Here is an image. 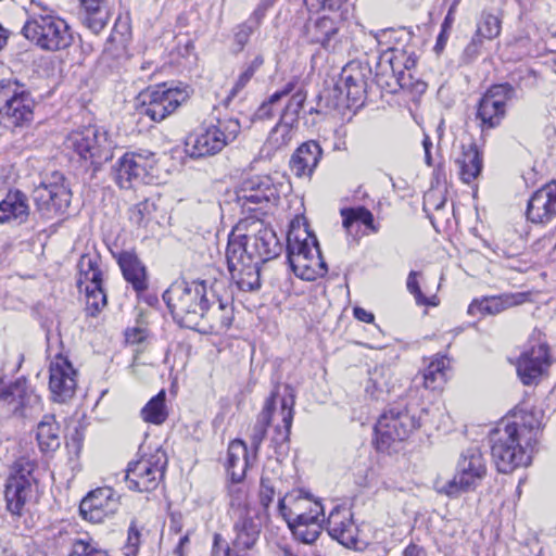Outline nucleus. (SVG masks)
Here are the masks:
<instances>
[{
	"instance_id": "f257e3e1",
	"label": "nucleus",
	"mask_w": 556,
	"mask_h": 556,
	"mask_svg": "<svg viewBox=\"0 0 556 556\" xmlns=\"http://www.w3.org/2000/svg\"><path fill=\"white\" fill-rule=\"evenodd\" d=\"M541 427L533 414H525L521 422L498 424L489 434L491 455L500 472L509 473L531 463V452Z\"/></svg>"
},
{
	"instance_id": "f03ea898",
	"label": "nucleus",
	"mask_w": 556,
	"mask_h": 556,
	"mask_svg": "<svg viewBox=\"0 0 556 556\" xmlns=\"http://www.w3.org/2000/svg\"><path fill=\"white\" fill-rule=\"evenodd\" d=\"M280 404V416L281 424H275L274 434L270 442L276 451H282L288 447L290 430L294 415L295 395L294 390L290 384L283 386V392H280V387L271 392L267 399L264 408L258 415V418L251 432V447L253 450V459L261 447V444L265 438L266 429L271 422V418L275 417L276 405Z\"/></svg>"
},
{
	"instance_id": "7ed1b4c3",
	"label": "nucleus",
	"mask_w": 556,
	"mask_h": 556,
	"mask_svg": "<svg viewBox=\"0 0 556 556\" xmlns=\"http://www.w3.org/2000/svg\"><path fill=\"white\" fill-rule=\"evenodd\" d=\"M287 257L292 271L303 280L314 281L327 274V265L321 257L316 236L300 220L290 225Z\"/></svg>"
},
{
	"instance_id": "20e7f679",
	"label": "nucleus",
	"mask_w": 556,
	"mask_h": 556,
	"mask_svg": "<svg viewBox=\"0 0 556 556\" xmlns=\"http://www.w3.org/2000/svg\"><path fill=\"white\" fill-rule=\"evenodd\" d=\"M210 290L204 281H175L164 292L163 300L177 324L194 329L201 320Z\"/></svg>"
},
{
	"instance_id": "39448f33",
	"label": "nucleus",
	"mask_w": 556,
	"mask_h": 556,
	"mask_svg": "<svg viewBox=\"0 0 556 556\" xmlns=\"http://www.w3.org/2000/svg\"><path fill=\"white\" fill-rule=\"evenodd\" d=\"M424 408L396 404L383 412L375 426L376 445L387 452L394 443L408 439L421 426Z\"/></svg>"
},
{
	"instance_id": "423d86ee",
	"label": "nucleus",
	"mask_w": 556,
	"mask_h": 556,
	"mask_svg": "<svg viewBox=\"0 0 556 556\" xmlns=\"http://www.w3.org/2000/svg\"><path fill=\"white\" fill-rule=\"evenodd\" d=\"M35 100L17 79H0V126L14 131L34 118Z\"/></svg>"
},
{
	"instance_id": "0eeeda50",
	"label": "nucleus",
	"mask_w": 556,
	"mask_h": 556,
	"mask_svg": "<svg viewBox=\"0 0 556 556\" xmlns=\"http://www.w3.org/2000/svg\"><path fill=\"white\" fill-rule=\"evenodd\" d=\"M241 125L236 118L218 119L216 124L202 125L186 141L188 154L193 159L219 153L240 134Z\"/></svg>"
},
{
	"instance_id": "6e6552de",
	"label": "nucleus",
	"mask_w": 556,
	"mask_h": 556,
	"mask_svg": "<svg viewBox=\"0 0 556 556\" xmlns=\"http://www.w3.org/2000/svg\"><path fill=\"white\" fill-rule=\"evenodd\" d=\"M23 36L42 50L59 51L72 45L66 22L52 14H31L22 28Z\"/></svg>"
},
{
	"instance_id": "1a4fd4ad",
	"label": "nucleus",
	"mask_w": 556,
	"mask_h": 556,
	"mask_svg": "<svg viewBox=\"0 0 556 556\" xmlns=\"http://www.w3.org/2000/svg\"><path fill=\"white\" fill-rule=\"evenodd\" d=\"M486 462L479 446H469L462 452L454 477L441 486L440 493L457 497L462 493L476 490L486 476Z\"/></svg>"
},
{
	"instance_id": "9d476101",
	"label": "nucleus",
	"mask_w": 556,
	"mask_h": 556,
	"mask_svg": "<svg viewBox=\"0 0 556 556\" xmlns=\"http://www.w3.org/2000/svg\"><path fill=\"white\" fill-rule=\"evenodd\" d=\"M243 224L240 223L236 230L229 236L228 244L237 242L244 249V254L258 263H265L281 252V245L276 233L264 226L260 219L250 224V229L241 233Z\"/></svg>"
},
{
	"instance_id": "9b49d317",
	"label": "nucleus",
	"mask_w": 556,
	"mask_h": 556,
	"mask_svg": "<svg viewBox=\"0 0 556 556\" xmlns=\"http://www.w3.org/2000/svg\"><path fill=\"white\" fill-rule=\"evenodd\" d=\"M156 164L154 153L148 150L130 151L121 156L112 167L115 182L124 189L149 184Z\"/></svg>"
},
{
	"instance_id": "f8f14e48",
	"label": "nucleus",
	"mask_w": 556,
	"mask_h": 556,
	"mask_svg": "<svg viewBox=\"0 0 556 556\" xmlns=\"http://www.w3.org/2000/svg\"><path fill=\"white\" fill-rule=\"evenodd\" d=\"M188 97L186 88L168 87L166 84L159 85L140 93L141 104L138 112L153 122H161L175 112Z\"/></svg>"
},
{
	"instance_id": "ddd939ff",
	"label": "nucleus",
	"mask_w": 556,
	"mask_h": 556,
	"mask_svg": "<svg viewBox=\"0 0 556 556\" xmlns=\"http://www.w3.org/2000/svg\"><path fill=\"white\" fill-rule=\"evenodd\" d=\"M370 70L361 63L351 62L343 67L340 83L332 89V106L337 110L359 106L366 93L367 78Z\"/></svg>"
},
{
	"instance_id": "4468645a",
	"label": "nucleus",
	"mask_w": 556,
	"mask_h": 556,
	"mask_svg": "<svg viewBox=\"0 0 556 556\" xmlns=\"http://www.w3.org/2000/svg\"><path fill=\"white\" fill-rule=\"evenodd\" d=\"M35 467V462L25 457L18 458L12 467L4 496L7 508L13 515H22L25 504L31 497L36 481L33 476Z\"/></svg>"
},
{
	"instance_id": "2eb2a0df",
	"label": "nucleus",
	"mask_w": 556,
	"mask_h": 556,
	"mask_svg": "<svg viewBox=\"0 0 556 556\" xmlns=\"http://www.w3.org/2000/svg\"><path fill=\"white\" fill-rule=\"evenodd\" d=\"M67 149L75 151L81 159L101 163L112 157V142L108 132L96 125H89L72 131L66 140Z\"/></svg>"
},
{
	"instance_id": "dca6fc26",
	"label": "nucleus",
	"mask_w": 556,
	"mask_h": 556,
	"mask_svg": "<svg viewBox=\"0 0 556 556\" xmlns=\"http://www.w3.org/2000/svg\"><path fill=\"white\" fill-rule=\"evenodd\" d=\"M166 465V454L162 450L129 463L125 475L128 488L138 492L155 490L164 476Z\"/></svg>"
},
{
	"instance_id": "f3484780",
	"label": "nucleus",
	"mask_w": 556,
	"mask_h": 556,
	"mask_svg": "<svg viewBox=\"0 0 556 556\" xmlns=\"http://www.w3.org/2000/svg\"><path fill=\"white\" fill-rule=\"evenodd\" d=\"M515 97L516 90L508 83L493 85L485 91L477 109L482 131L500 126L506 115L507 103Z\"/></svg>"
},
{
	"instance_id": "a211bd4d",
	"label": "nucleus",
	"mask_w": 556,
	"mask_h": 556,
	"mask_svg": "<svg viewBox=\"0 0 556 556\" xmlns=\"http://www.w3.org/2000/svg\"><path fill=\"white\" fill-rule=\"evenodd\" d=\"M278 199L277 188L268 176H253L243 180L236 191V202L242 213L263 210Z\"/></svg>"
},
{
	"instance_id": "6ab92c4d",
	"label": "nucleus",
	"mask_w": 556,
	"mask_h": 556,
	"mask_svg": "<svg viewBox=\"0 0 556 556\" xmlns=\"http://www.w3.org/2000/svg\"><path fill=\"white\" fill-rule=\"evenodd\" d=\"M226 261L231 279L242 291H254L261 287L260 265L244 254V249L237 242L227 244Z\"/></svg>"
},
{
	"instance_id": "aec40b11",
	"label": "nucleus",
	"mask_w": 556,
	"mask_h": 556,
	"mask_svg": "<svg viewBox=\"0 0 556 556\" xmlns=\"http://www.w3.org/2000/svg\"><path fill=\"white\" fill-rule=\"evenodd\" d=\"M34 201L37 208L42 214L50 216L60 212H64L71 203V191L64 185V177L54 173L51 181L41 182L33 192Z\"/></svg>"
},
{
	"instance_id": "412c9836",
	"label": "nucleus",
	"mask_w": 556,
	"mask_h": 556,
	"mask_svg": "<svg viewBox=\"0 0 556 556\" xmlns=\"http://www.w3.org/2000/svg\"><path fill=\"white\" fill-rule=\"evenodd\" d=\"M201 320L194 330L202 333L220 334L229 329L233 320V307L211 288L208 301H205Z\"/></svg>"
},
{
	"instance_id": "4be33fe9",
	"label": "nucleus",
	"mask_w": 556,
	"mask_h": 556,
	"mask_svg": "<svg viewBox=\"0 0 556 556\" xmlns=\"http://www.w3.org/2000/svg\"><path fill=\"white\" fill-rule=\"evenodd\" d=\"M49 372V390L52 400L59 403L71 400L77 388V371L67 357L62 354L55 355L50 363Z\"/></svg>"
},
{
	"instance_id": "5701e85b",
	"label": "nucleus",
	"mask_w": 556,
	"mask_h": 556,
	"mask_svg": "<svg viewBox=\"0 0 556 556\" xmlns=\"http://www.w3.org/2000/svg\"><path fill=\"white\" fill-rule=\"evenodd\" d=\"M119 507V496L109 486L89 492L80 502L79 513L85 520L100 523L114 515Z\"/></svg>"
},
{
	"instance_id": "b1692460",
	"label": "nucleus",
	"mask_w": 556,
	"mask_h": 556,
	"mask_svg": "<svg viewBox=\"0 0 556 556\" xmlns=\"http://www.w3.org/2000/svg\"><path fill=\"white\" fill-rule=\"evenodd\" d=\"M326 530L333 540L343 546L357 548L358 527L349 506L337 504L332 507L326 520Z\"/></svg>"
},
{
	"instance_id": "393cba45",
	"label": "nucleus",
	"mask_w": 556,
	"mask_h": 556,
	"mask_svg": "<svg viewBox=\"0 0 556 556\" xmlns=\"http://www.w3.org/2000/svg\"><path fill=\"white\" fill-rule=\"evenodd\" d=\"M277 509L288 525L312 517L324 515V507L319 502L313 501L302 490L286 492L279 498Z\"/></svg>"
},
{
	"instance_id": "a878e982",
	"label": "nucleus",
	"mask_w": 556,
	"mask_h": 556,
	"mask_svg": "<svg viewBox=\"0 0 556 556\" xmlns=\"http://www.w3.org/2000/svg\"><path fill=\"white\" fill-rule=\"evenodd\" d=\"M549 366L548 348L539 342L527 348L518 357L516 369L521 382L526 386L538 383L539 379Z\"/></svg>"
},
{
	"instance_id": "bb28decb",
	"label": "nucleus",
	"mask_w": 556,
	"mask_h": 556,
	"mask_svg": "<svg viewBox=\"0 0 556 556\" xmlns=\"http://www.w3.org/2000/svg\"><path fill=\"white\" fill-rule=\"evenodd\" d=\"M342 21L338 14L311 17L305 24V36L312 43H318L325 49H334L340 42L339 30Z\"/></svg>"
},
{
	"instance_id": "cd10ccee",
	"label": "nucleus",
	"mask_w": 556,
	"mask_h": 556,
	"mask_svg": "<svg viewBox=\"0 0 556 556\" xmlns=\"http://www.w3.org/2000/svg\"><path fill=\"white\" fill-rule=\"evenodd\" d=\"M556 215V180L536 190L527 206V217L532 223H547Z\"/></svg>"
},
{
	"instance_id": "c85d7f7f",
	"label": "nucleus",
	"mask_w": 556,
	"mask_h": 556,
	"mask_svg": "<svg viewBox=\"0 0 556 556\" xmlns=\"http://www.w3.org/2000/svg\"><path fill=\"white\" fill-rule=\"evenodd\" d=\"M285 481L281 477V466L278 462L267 464L262 472L258 490V502L265 513L277 496H283Z\"/></svg>"
},
{
	"instance_id": "c756f323",
	"label": "nucleus",
	"mask_w": 556,
	"mask_h": 556,
	"mask_svg": "<svg viewBox=\"0 0 556 556\" xmlns=\"http://www.w3.org/2000/svg\"><path fill=\"white\" fill-rule=\"evenodd\" d=\"M526 300V293H505L496 296H485L473 300L469 304L467 313L471 316L497 315L507 308L523 303Z\"/></svg>"
},
{
	"instance_id": "7c9ffc66",
	"label": "nucleus",
	"mask_w": 556,
	"mask_h": 556,
	"mask_svg": "<svg viewBox=\"0 0 556 556\" xmlns=\"http://www.w3.org/2000/svg\"><path fill=\"white\" fill-rule=\"evenodd\" d=\"M323 155L317 141L309 140L302 143L292 154L290 168L296 177H311Z\"/></svg>"
},
{
	"instance_id": "2f4dec72",
	"label": "nucleus",
	"mask_w": 556,
	"mask_h": 556,
	"mask_svg": "<svg viewBox=\"0 0 556 556\" xmlns=\"http://www.w3.org/2000/svg\"><path fill=\"white\" fill-rule=\"evenodd\" d=\"M262 525L256 516H251L247 510L233 523V538L231 539V547L237 551L252 549L258 540Z\"/></svg>"
},
{
	"instance_id": "473e14b6",
	"label": "nucleus",
	"mask_w": 556,
	"mask_h": 556,
	"mask_svg": "<svg viewBox=\"0 0 556 556\" xmlns=\"http://www.w3.org/2000/svg\"><path fill=\"white\" fill-rule=\"evenodd\" d=\"M387 66H389L391 76L401 88L409 87L412 76L406 71L415 66V60L408 58L404 51L391 50L384 52L381 56L380 67L387 72Z\"/></svg>"
},
{
	"instance_id": "72a5a7b5",
	"label": "nucleus",
	"mask_w": 556,
	"mask_h": 556,
	"mask_svg": "<svg viewBox=\"0 0 556 556\" xmlns=\"http://www.w3.org/2000/svg\"><path fill=\"white\" fill-rule=\"evenodd\" d=\"M29 215L27 197L20 190L9 191L0 202V224L15 222L23 224Z\"/></svg>"
},
{
	"instance_id": "f704fd0d",
	"label": "nucleus",
	"mask_w": 556,
	"mask_h": 556,
	"mask_svg": "<svg viewBox=\"0 0 556 556\" xmlns=\"http://www.w3.org/2000/svg\"><path fill=\"white\" fill-rule=\"evenodd\" d=\"M251 457L245 443L241 440H233L228 446L227 470L232 482H241L247 469L251 464Z\"/></svg>"
},
{
	"instance_id": "c9c22d12",
	"label": "nucleus",
	"mask_w": 556,
	"mask_h": 556,
	"mask_svg": "<svg viewBox=\"0 0 556 556\" xmlns=\"http://www.w3.org/2000/svg\"><path fill=\"white\" fill-rule=\"evenodd\" d=\"M61 429L54 415L47 414L37 425L36 439L42 453L56 451L61 445Z\"/></svg>"
},
{
	"instance_id": "e433bc0d",
	"label": "nucleus",
	"mask_w": 556,
	"mask_h": 556,
	"mask_svg": "<svg viewBox=\"0 0 556 556\" xmlns=\"http://www.w3.org/2000/svg\"><path fill=\"white\" fill-rule=\"evenodd\" d=\"M460 179L470 184L482 170V155L476 144L463 146L462 154L455 161Z\"/></svg>"
},
{
	"instance_id": "4c0bfd02",
	"label": "nucleus",
	"mask_w": 556,
	"mask_h": 556,
	"mask_svg": "<svg viewBox=\"0 0 556 556\" xmlns=\"http://www.w3.org/2000/svg\"><path fill=\"white\" fill-rule=\"evenodd\" d=\"M118 265L124 278L137 292L144 291L148 288L146 268L135 254L130 252L122 253Z\"/></svg>"
},
{
	"instance_id": "58836bf2",
	"label": "nucleus",
	"mask_w": 556,
	"mask_h": 556,
	"mask_svg": "<svg viewBox=\"0 0 556 556\" xmlns=\"http://www.w3.org/2000/svg\"><path fill=\"white\" fill-rule=\"evenodd\" d=\"M128 219L137 228H153L154 225L159 224L156 202L144 199L132 205L128 211Z\"/></svg>"
},
{
	"instance_id": "ea45409f",
	"label": "nucleus",
	"mask_w": 556,
	"mask_h": 556,
	"mask_svg": "<svg viewBox=\"0 0 556 556\" xmlns=\"http://www.w3.org/2000/svg\"><path fill=\"white\" fill-rule=\"evenodd\" d=\"M81 5L85 10V25L94 34L101 31L110 16L104 0H81Z\"/></svg>"
},
{
	"instance_id": "a19ab883",
	"label": "nucleus",
	"mask_w": 556,
	"mask_h": 556,
	"mask_svg": "<svg viewBox=\"0 0 556 556\" xmlns=\"http://www.w3.org/2000/svg\"><path fill=\"white\" fill-rule=\"evenodd\" d=\"M23 393L20 384L0 391V418L5 419L18 414L23 406L30 402V396L26 400Z\"/></svg>"
},
{
	"instance_id": "79ce46f5",
	"label": "nucleus",
	"mask_w": 556,
	"mask_h": 556,
	"mask_svg": "<svg viewBox=\"0 0 556 556\" xmlns=\"http://www.w3.org/2000/svg\"><path fill=\"white\" fill-rule=\"evenodd\" d=\"M450 359L442 355L433 358L424 370V386L427 389L437 390L447 380Z\"/></svg>"
},
{
	"instance_id": "37998d69",
	"label": "nucleus",
	"mask_w": 556,
	"mask_h": 556,
	"mask_svg": "<svg viewBox=\"0 0 556 556\" xmlns=\"http://www.w3.org/2000/svg\"><path fill=\"white\" fill-rule=\"evenodd\" d=\"M264 65V56L256 54L250 62L245 63L242 71L235 80L228 96L225 99L226 104H229L235 98L241 96L242 91L249 85L254 74Z\"/></svg>"
},
{
	"instance_id": "c03bdc74",
	"label": "nucleus",
	"mask_w": 556,
	"mask_h": 556,
	"mask_svg": "<svg viewBox=\"0 0 556 556\" xmlns=\"http://www.w3.org/2000/svg\"><path fill=\"white\" fill-rule=\"evenodd\" d=\"M294 538L305 544L314 543L321 533V522L318 517L308 516L304 520L288 525Z\"/></svg>"
},
{
	"instance_id": "a18cd8bd",
	"label": "nucleus",
	"mask_w": 556,
	"mask_h": 556,
	"mask_svg": "<svg viewBox=\"0 0 556 556\" xmlns=\"http://www.w3.org/2000/svg\"><path fill=\"white\" fill-rule=\"evenodd\" d=\"M165 399V391L161 390L143 406L140 412L141 418L149 424L162 425L168 416Z\"/></svg>"
},
{
	"instance_id": "49530a36",
	"label": "nucleus",
	"mask_w": 556,
	"mask_h": 556,
	"mask_svg": "<svg viewBox=\"0 0 556 556\" xmlns=\"http://www.w3.org/2000/svg\"><path fill=\"white\" fill-rule=\"evenodd\" d=\"M293 124L286 119L280 122L270 130L265 142L266 149L276 152L286 148L293 138Z\"/></svg>"
},
{
	"instance_id": "de8ad7c7",
	"label": "nucleus",
	"mask_w": 556,
	"mask_h": 556,
	"mask_svg": "<svg viewBox=\"0 0 556 556\" xmlns=\"http://www.w3.org/2000/svg\"><path fill=\"white\" fill-rule=\"evenodd\" d=\"M341 216L343 218V227L346 230H349L355 222H358L370 229L371 232L378 231L372 213L364 206L342 208Z\"/></svg>"
},
{
	"instance_id": "09e8293b",
	"label": "nucleus",
	"mask_w": 556,
	"mask_h": 556,
	"mask_svg": "<svg viewBox=\"0 0 556 556\" xmlns=\"http://www.w3.org/2000/svg\"><path fill=\"white\" fill-rule=\"evenodd\" d=\"M502 21L498 16L483 12L477 23L475 36L482 40H492L501 34Z\"/></svg>"
},
{
	"instance_id": "8fccbe9b",
	"label": "nucleus",
	"mask_w": 556,
	"mask_h": 556,
	"mask_svg": "<svg viewBox=\"0 0 556 556\" xmlns=\"http://www.w3.org/2000/svg\"><path fill=\"white\" fill-rule=\"evenodd\" d=\"M67 556H109L88 535L75 538L71 542Z\"/></svg>"
},
{
	"instance_id": "3c124183",
	"label": "nucleus",
	"mask_w": 556,
	"mask_h": 556,
	"mask_svg": "<svg viewBox=\"0 0 556 556\" xmlns=\"http://www.w3.org/2000/svg\"><path fill=\"white\" fill-rule=\"evenodd\" d=\"M86 295V311L96 316L106 305V294L101 285H89L83 290Z\"/></svg>"
},
{
	"instance_id": "603ef678",
	"label": "nucleus",
	"mask_w": 556,
	"mask_h": 556,
	"mask_svg": "<svg viewBox=\"0 0 556 556\" xmlns=\"http://www.w3.org/2000/svg\"><path fill=\"white\" fill-rule=\"evenodd\" d=\"M296 87V81L291 80L287 83L280 90L274 92L269 99L261 104L255 115L258 119H266L273 116V106L278 103L282 98L289 96Z\"/></svg>"
},
{
	"instance_id": "864d4df0",
	"label": "nucleus",
	"mask_w": 556,
	"mask_h": 556,
	"mask_svg": "<svg viewBox=\"0 0 556 556\" xmlns=\"http://www.w3.org/2000/svg\"><path fill=\"white\" fill-rule=\"evenodd\" d=\"M115 41H117L116 35L112 34L106 47L99 58L100 66L108 67L110 70H114L119 66L121 59L124 55V48L114 47L113 42Z\"/></svg>"
},
{
	"instance_id": "5fc2aeb1",
	"label": "nucleus",
	"mask_w": 556,
	"mask_h": 556,
	"mask_svg": "<svg viewBox=\"0 0 556 556\" xmlns=\"http://www.w3.org/2000/svg\"><path fill=\"white\" fill-rule=\"evenodd\" d=\"M290 100L282 111L281 119H286L294 124L306 100V91L303 89L293 90Z\"/></svg>"
},
{
	"instance_id": "6e6d98bb",
	"label": "nucleus",
	"mask_w": 556,
	"mask_h": 556,
	"mask_svg": "<svg viewBox=\"0 0 556 556\" xmlns=\"http://www.w3.org/2000/svg\"><path fill=\"white\" fill-rule=\"evenodd\" d=\"M99 256L92 254H83L78 261V274L87 273L92 275V279L102 276L99 267Z\"/></svg>"
},
{
	"instance_id": "4d7b16f0",
	"label": "nucleus",
	"mask_w": 556,
	"mask_h": 556,
	"mask_svg": "<svg viewBox=\"0 0 556 556\" xmlns=\"http://www.w3.org/2000/svg\"><path fill=\"white\" fill-rule=\"evenodd\" d=\"M140 538L141 534L135 522H131L128 529L127 541L123 547L125 556H137L140 546Z\"/></svg>"
},
{
	"instance_id": "13d9d810",
	"label": "nucleus",
	"mask_w": 556,
	"mask_h": 556,
	"mask_svg": "<svg viewBox=\"0 0 556 556\" xmlns=\"http://www.w3.org/2000/svg\"><path fill=\"white\" fill-rule=\"evenodd\" d=\"M419 276L418 271H410L407 277L406 287L409 293H412L419 305H434L433 302L429 301L421 292L417 277Z\"/></svg>"
},
{
	"instance_id": "bf43d9fd",
	"label": "nucleus",
	"mask_w": 556,
	"mask_h": 556,
	"mask_svg": "<svg viewBox=\"0 0 556 556\" xmlns=\"http://www.w3.org/2000/svg\"><path fill=\"white\" fill-rule=\"evenodd\" d=\"M253 28L248 23H243L237 26L233 35L235 45L237 46L236 52H241L248 43Z\"/></svg>"
},
{
	"instance_id": "052dcab7",
	"label": "nucleus",
	"mask_w": 556,
	"mask_h": 556,
	"mask_svg": "<svg viewBox=\"0 0 556 556\" xmlns=\"http://www.w3.org/2000/svg\"><path fill=\"white\" fill-rule=\"evenodd\" d=\"M148 330L144 327L128 328L125 332L126 342L131 345L142 344L148 338Z\"/></svg>"
},
{
	"instance_id": "680f3d73",
	"label": "nucleus",
	"mask_w": 556,
	"mask_h": 556,
	"mask_svg": "<svg viewBox=\"0 0 556 556\" xmlns=\"http://www.w3.org/2000/svg\"><path fill=\"white\" fill-rule=\"evenodd\" d=\"M483 40L477 36H473L471 41L464 50V58L467 62L475 60L481 52Z\"/></svg>"
},
{
	"instance_id": "e2e57ef3",
	"label": "nucleus",
	"mask_w": 556,
	"mask_h": 556,
	"mask_svg": "<svg viewBox=\"0 0 556 556\" xmlns=\"http://www.w3.org/2000/svg\"><path fill=\"white\" fill-rule=\"evenodd\" d=\"M235 484L229 488V495L231 497V505L240 506L247 500V492L243 486L238 485L239 482H233Z\"/></svg>"
},
{
	"instance_id": "0e129e2a",
	"label": "nucleus",
	"mask_w": 556,
	"mask_h": 556,
	"mask_svg": "<svg viewBox=\"0 0 556 556\" xmlns=\"http://www.w3.org/2000/svg\"><path fill=\"white\" fill-rule=\"evenodd\" d=\"M91 274L83 273L78 274L77 278V287L80 292L85 289V287H89V285H101L102 283V276L96 277L94 279L91 278Z\"/></svg>"
},
{
	"instance_id": "69168bd1",
	"label": "nucleus",
	"mask_w": 556,
	"mask_h": 556,
	"mask_svg": "<svg viewBox=\"0 0 556 556\" xmlns=\"http://www.w3.org/2000/svg\"><path fill=\"white\" fill-rule=\"evenodd\" d=\"M388 371H389L388 368L380 367V368H376L372 374L371 379H372L374 383L376 384V387L381 391L383 389L389 390V383L387 380H384V376Z\"/></svg>"
},
{
	"instance_id": "338daca9",
	"label": "nucleus",
	"mask_w": 556,
	"mask_h": 556,
	"mask_svg": "<svg viewBox=\"0 0 556 556\" xmlns=\"http://www.w3.org/2000/svg\"><path fill=\"white\" fill-rule=\"evenodd\" d=\"M225 545H228L222 534L215 533L213 538L212 556H224Z\"/></svg>"
},
{
	"instance_id": "774afa93",
	"label": "nucleus",
	"mask_w": 556,
	"mask_h": 556,
	"mask_svg": "<svg viewBox=\"0 0 556 556\" xmlns=\"http://www.w3.org/2000/svg\"><path fill=\"white\" fill-rule=\"evenodd\" d=\"M354 317L361 321H364V323H367V324H370L374 321L375 317H374V314L366 311L365 308L363 307H355L354 311Z\"/></svg>"
}]
</instances>
